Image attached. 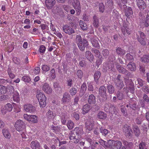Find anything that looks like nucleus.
Returning <instances> with one entry per match:
<instances>
[{
    "label": "nucleus",
    "mask_w": 149,
    "mask_h": 149,
    "mask_svg": "<svg viewBox=\"0 0 149 149\" xmlns=\"http://www.w3.org/2000/svg\"><path fill=\"white\" fill-rule=\"evenodd\" d=\"M82 130L81 128L76 127L70 134L69 139L71 141L74 143L77 144L79 141L81 135Z\"/></svg>",
    "instance_id": "obj_1"
},
{
    "label": "nucleus",
    "mask_w": 149,
    "mask_h": 149,
    "mask_svg": "<svg viewBox=\"0 0 149 149\" xmlns=\"http://www.w3.org/2000/svg\"><path fill=\"white\" fill-rule=\"evenodd\" d=\"M37 97L40 107H45L46 104V98L44 94L41 92L38 93Z\"/></svg>",
    "instance_id": "obj_2"
},
{
    "label": "nucleus",
    "mask_w": 149,
    "mask_h": 149,
    "mask_svg": "<svg viewBox=\"0 0 149 149\" xmlns=\"http://www.w3.org/2000/svg\"><path fill=\"white\" fill-rule=\"evenodd\" d=\"M16 130L19 132L26 131L25 123L21 120H17L14 124Z\"/></svg>",
    "instance_id": "obj_3"
},
{
    "label": "nucleus",
    "mask_w": 149,
    "mask_h": 149,
    "mask_svg": "<svg viewBox=\"0 0 149 149\" xmlns=\"http://www.w3.org/2000/svg\"><path fill=\"white\" fill-rule=\"evenodd\" d=\"M15 104L13 102H12L11 104L8 103L6 104L4 107L1 110L3 114H5L8 112H10L12 111Z\"/></svg>",
    "instance_id": "obj_4"
},
{
    "label": "nucleus",
    "mask_w": 149,
    "mask_h": 149,
    "mask_svg": "<svg viewBox=\"0 0 149 149\" xmlns=\"http://www.w3.org/2000/svg\"><path fill=\"white\" fill-rule=\"evenodd\" d=\"M24 117L26 120L30 123H37L38 122V117L36 115H30L24 114Z\"/></svg>",
    "instance_id": "obj_5"
},
{
    "label": "nucleus",
    "mask_w": 149,
    "mask_h": 149,
    "mask_svg": "<svg viewBox=\"0 0 149 149\" xmlns=\"http://www.w3.org/2000/svg\"><path fill=\"white\" fill-rule=\"evenodd\" d=\"M138 33L139 34L140 36H138L137 38L138 41L141 45H145L146 44L145 35L144 33L141 31H139Z\"/></svg>",
    "instance_id": "obj_6"
},
{
    "label": "nucleus",
    "mask_w": 149,
    "mask_h": 149,
    "mask_svg": "<svg viewBox=\"0 0 149 149\" xmlns=\"http://www.w3.org/2000/svg\"><path fill=\"white\" fill-rule=\"evenodd\" d=\"M73 6L75 9L76 14L77 15H79L81 13V7L79 2L78 0H73Z\"/></svg>",
    "instance_id": "obj_7"
},
{
    "label": "nucleus",
    "mask_w": 149,
    "mask_h": 149,
    "mask_svg": "<svg viewBox=\"0 0 149 149\" xmlns=\"http://www.w3.org/2000/svg\"><path fill=\"white\" fill-rule=\"evenodd\" d=\"M63 29L65 33L69 35H71L75 32L74 30L67 24L64 25L63 27Z\"/></svg>",
    "instance_id": "obj_8"
},
{
    "label": "nucleus",
    "mask_w": 149,
    "mask_h": 149,
    "mask_svg": "<svg viewBox=\"0 0 149 149\" xmlns=\"http://www.w3.org/2000/svg\"><path fill=\"white\" fill-rule=\"evenodd\" d=\"M94 125V121L93 119L87 120L85 123V127L87 130H92Z\"/></svg>",
    "instance_id": "obj_9"
},
{
    "label": "nucleus",
    "mask_w": 149,
    "mask_h": 149,
    "mask_svg": "<svg viewBox=\"0 0 149 149\" xmlns=\"http://www.w3.org/2000/svg\"><path fill=\"white\" fill-rule=\"evenodd\" d=\"M42 90L46 93L50 94L52 91V88L49 86L48 84L45 83L42 84Z\"/></svg>",
    "instance_id": "obj_10"
},
{
    "label": "nucleus",
    "mask_w": 149,
    "mask_h": 149,
    "mask_svg": "<svg viewBox=\"0 0 149 149\" xmlns=\"http://www.w3.org/2000/svg\"><path fill=\"white\" fill-rule=\"evenodd\" d=\"M107 89L104 86H101L99 89V94L102 97L107 99V96L106 93Z\"/></svg>",
    "instance_id": "obj_11"
},
{
    "label": "nucleus",
    "mask_w": 149,
    "mask_h": 149,
    "mask_svg": "<svg viewBox=\"0 0 149 149\" xmlns=\"http://www.w3.org/2000/svg\"><path fill=\"white\" fill-rule=\"evenodd\" d=\"M121 31L124 35L126 34V33L128 35H130L131 33V31L128 27V25L126 23H124L123 26L121 28Z\"/></svg>",
    "instance_id": "obj_12"
},
{
    "label": "nucleus",
    "mask_w": 149,
    "mask_h": 149,
    "mask_svg": "<svg viewBox=\"0 0 149 149\" xmlns=\"http://www.w3.org/2000/svg\"><path fill=\"white\" fill-rule=\"evenodd\" d=\"M24 109L25 111L30 113L33 112L36 110L35 107L30 104H26L24 106Z\"/></svg>",
    "instance_id": "obj_13"
},
{
    "label": "nucleus",
    "mask_w": 149,
    "mask_h": 149,
    "mask_svg": "<svg viewBox=\"0 0 149 149\" xmlns=\"http://www.w3.org/2000/svg\"><path fill=\"white\" fill-rule=\"evenodd\" d=\"M116 68L119 72L126 74L127 76H129L130 74L127 70L124 68L121 65L117 63L116 64Z\"/></svg>",
    "instance_id": "obj_14"
},
{
    "label": "nucleus",
    "mask_w": 149,
    "mask_h": 149,
    "mask_svg": "<svg viewBox=\"0 0 149 149\" xmlns=\"http://www.w3.org/2000/svg\"><path fill=\"white\" fill-rule=\"evenodd\" d=\"M123 130L126 136H130L131 135L132 130L130 126L127 124L125 125L123 128Z\"/></svg>",
    "instance_id": "obj_15"
},
{
    "label": "nucleus",
    "mask_w": 149,
    "mask_h": 149,
    "mask_svg": "<svg viewBox=\"0 0 149 149\" xmlns=\"http://www.w3.org/2000/svg\"><path fill=\"white\" fill-rule=\"evenodd\" d=\"M136 5L141 10H143L146 7V5L143 0H136Z\"/></svg>",
    "instance_id": "obj_16"
},
{
    "label": "nucleus",
    "mask_w": 149,
    "mask_h": 149,
    "mask_svg": "<svg viewBox=\"0 0 149 149\" xmlns=\"http://www.w3.org/2000/svg\"><path fill=\"white\" fill-rule=\"evenodd\" d=\"M46 7L48 9H51L56 3L55 0H46L45 2Z\"/></svg>",
    "instance_id": "obj_17"
},
{
    "label": "nucleus",
    "mask_w": 149,
    "mask_h": 149,
    "mask_svg": "<svg viewBox=\"0 0 149 149\" xmlns=\"http://www.w3.org/2000/svg\"><path fill=\"white\" fill-rule=\"evenodd\" d=\"M70 95L68 92H65L63 95L61 100L62 103H65L67 102H69L70 100Z\"/></svg>",
    "instance_id": "obj_18"
},
{
    "label": "nucleus",
    "mask_w": 149,
    "mask_h": 149,
    "mask_svg": "<svg viewBox=\"0 0 149 149\" xmlns=\"http://www.w3.org/2000/svg\"><path fill=\"white\" fill-rule=\"evenodd\" d=\"M128 69L132 72H134L136 70V66L135 63L132 62H129L127 65Z\"/></svg>",
    "instance_id": "obj_19"
},
{
    "label": "nucleus",
    "mask_w": 149,
    "mask_h": 149,
    "mask_svg": "<svg viewBox=\"0 0 149 149\" xmlns=\"http://www.w3.org/2000/svg\"><path fill=\"white\" fill-rule=\"evenodd\" d=\"M88 102L90 104H95L96 102L95 96L92 94L90 95L88 99Z\"/></svg>",
    "instance_id": "obj_20"
},
{
    "label": "nucleus",
    "mask_w": 149,
    "mask_h": 149,
    "mask_svg": "<svg viewBox=\"0 0 149 149\" xmlns=\"http://www.w3.org/2000/svg\"><path fill=\"white\" fill-rule=\"evenodd\" d=\"M78 45L79 48L81 51H84L85 49V47L87 46L88 45V42L86 40L83 41V42L79 43Z\"/></svg>",
    "instance_id": "obj_21"
},
{
    "label": "nucleus",
    "mask_w": 149,
    "mask_h": 149,
    "mask_svg": "<svg viewBox=\"0 0 149 149\" xmlns=\"http://www.w3.org/2000/svg\"><path fill=\"white\" fill-rule=\"evenodd\" d=\"M2 133L5 138L8 139H10L11 137V135L8 130L3 129L2 130Z\"/></svg>",
    "instance_id": "obj_22"
},
{
    "label": "nucleus",
    "mask_w": 149,
    "mask_h": 149,
    "mask_svg": "<svg viewBox=\"0 0 149 149\" xmlns=\"http://www.w3.org/2000/svg\"><path fill=\"white\" fill-rule=\"evenodd\" d=\"M31 146L32 149H40V143L37 141H32Z\"/></svg>",
    "instance_id": "obj_23"
},
{
    "label": "nucleus",
    "mask_w": 149,
    "mask_h": 149,
    "mask_svg": "<svg viewBox=\"0 0 149 149\" xmlns=\"http://www.w3.org/2000/svg\"><path fill=\"white\" fill-rule=\"evenodd\" d=\"M116 52L117 54L120 56L124 55L125 53V51L119 47L116 48Z\"/></svg>",
    "instance_id": "obj_24"
},
{
    "label": "nucleus",
    "mask_w": 149,
    "mask_h": 149,
    "mask_svg": "<svg viewBox=\"0 0 149 149\" xmlns=\"http://www.w3.org/2000/svg\"><path fill=\"white\" fill-rule=\"evenodd\" d=\"M114 145L112 146L113 149H120L122 146L121 142L118 141H114Z\"/></svg>",
    "instance_id": "obj_25"
},
{
    "label": "nucleus",
    "mask_w": 149,
    "mask_h": 149,
    "mask_svg": "<svg viewBox=\"0 0 149 149\" xmlns=\"http://www.w3.org/2000/svg\"><path fill=\"white\" fill-rule=\"evenodd\" d=\"M13 99L14 101L18 103L20 100L19 93L17 92H15L13 96Z\"/></svg>",
    "instance_id": "obj_26"
},
{
    "label": "nucleus",
    "mask_w": 149,
    "mask_h": 149,
    "mask_svg": "<svg viewBox=\"0 0 149 149\" xmlns=\"http://www.w3.org/2000/svg\"><path fill=\"white\" fill-rule=\"evenodd\" d=\"M85 56L86 58L91 62H92L93 61L94 58L93 55L89 51H86Z\"/></svg>",
    "instance_id": "obj_27"
},
{
    "label": "nucleus",
    "mask_w": 149,
    "mask_h": 149,
    "mask_svg": "<svg viewBox=\"0 0 149 149\" xmlns=\"http://www.w3.org/2000/svg\"><path fill=\"white\" fill-rule=\"evenodd\" d=\"M140 60L141 61L144 63H148L149 62V55L148 54L143 55L141 58Z\"/></svg>",
    "instance_id": "obj_28"
},
{
    "label": "nucleus",
    "mask_w": 149,
    "mask_h": 149,
    "mask_svg": "<svg viewBox=\"0 0 149 149\" xmlns=\"http://www.w3.org/2000/svg\"><path fill=\"white\" fill-rule=\"evenodd\" d=\"M46 116L49 119H53L56 116V114L52 111L49 110L46 113Z\"/></svg>",
    "instance_id": "obj_29"
},
{
    "label": "nucleus",
    "mask_w": 149,
    "mask_h": 149,
    "mask_svg": "<svg viewBox=\"0 0 149 149\" xmlns=\"http://www.w3.org/2000/svg\"><path fill=\"white\" fill-rule=\"evenodd\" d=\"M97 116L98 118L104 120L106 118L107 115L104 112L100 111L98 113Z\"/></svg>",
    "instance_id": "obj_30"
},
{
    "label": "nucleus",
    "mask_w": 149,
    "mask_h": 149,
    "mask_svg": "<svg viewBox=\"0 0 149 149\" xmlns=\"http://www.w3.org/2000/svg\"><path fill=\"white\" fill-rule=\"evenodd\" d=\"M90 109V106L88 104H86L83 106L82 108V113L85 114L87 113Z\"/></svg>",
    "instance_id": "obj_31"
},
{
    "label": "nucleus",
    "mask_w": 149,
    "mask_h": 149,
    "mask_svg": "<svg viewBox=\"0 0 149 149\" xmlns=\"http://www.w3.org/2000/svg\"><path fill=\"white\" fill-rule=\"evenodd\" d=\"M133 129L134 135L136 136H138L140 133V130L138 127L137 126H135L134 127Z\"/></svg>",
    "instance_id": "obj_32"
},
{
    "label": "nucleus",
    "mask_w": 149,
    "mask_h": 149,
    "mask_svg": "<svg viewBox=\"0 0 149 149\" xmlns=\"http://www.w3.org/2000/svg\"><path fill=\"white\" fill-rule=\"evenodd\" d=\"M91 43L93 46L96 48L100 47L99 44L98 42L97 41L95 38H93L91 40Z\"/></svg>",
    "instance_id": "obj_33"
},
{
    "label": "nucleus",
    "mask_w": 149,
    "mask_h": 149,
    "mask_svg": "<svg viewBox=\"0 0 149 149\" xmlns=\"http://www.w3.org/2000/svg\"><path fill=\"white\" fill-rule=\"evenodd\" d=\"M115 84L118 89H122L124 86L122 80L117 81Z\"/></svg>",
    "instance_id": "obj_34"
},
{
    "label": "nucleus",
    "mask_w": 149,
    "mask_h": 149,
    "mask_svg": "<svg viewBox=\"0 0 149 149\" xmlns=\"http://www.w3.org/2000/svg\"><path fill=\"white\" fill-rule=\"evenodd\" d=\"M101 75V73L99 71H96L94 74V78L96 82H97Z\"/></svg>",
    "instance_id": "obj_35"
},
{
    "label": "nucleus",
    "mask_w": 149,
    "mask_h": 149,
    "mask_svg": "<svg viewBox=\"0 0 149 149\" xmlns=\"http://www.w3.org/2000/svg\"><path fill=\"white\" fill-rule=\"evenodd\" d=\"M93 25L95 27H98L99 26V21L98 18L96 15H94L93 17Z\"/></svg>",
    "instance_id": "obj_36"
},
{
    "label": "nucleus",
    "mask_w": 149,
    "mask_h": 149,
    "mask_svg": "<svg viewBox=\"0 0 149 149\" xmlns=\"http://www.w3.org/2000/svg\"><path fill=\"white\" fill-rule=\"evenodd\" d=\"M7 92V88L5 86L0 85V95L4 94Z\"/></svg>",
    "instance_id": "obj_37"
},
{
    "label": "nucleus",
    "mask_w": 149,
    "mask_h": 149,
    "mask_svg": "<svg viewBox=\"0 0 149 149\" xmlns=\"http://www.w3.org/2000/svg\"><path fill=\"white\" fill-rule=\"evenodd\" d=\"M7 72L9 77L10 79H13L15 77V75L13 73L12 71L10 68H8Z\"/></svg>",
    "instance_id": "obj_38"
},
{
    "label": "nucleus",
    "mask_w": 149,
    "mask_h": 149,
    "mask_svg": "<svg viewBox=\"0 0 149 149\" xmlns=\"http://www.w3.org/2000/svg\"><path fill=\"white\" fill-rule=\"evenodd\" d=\"M79 24L81 29L83 30H86L87 29L86 24L82 21H79Z\"/></svg>",
    "instance_id": "obj_39"
},
{
    "label": "nucleus",
    "mask_w": 149,
    "mask_h": 149,
    "mask_svg": "<svg viewBox=\"0 0 149 149\" xmlns=\"http://www.w3.org/2000/svg\"><path fill=\"white\" fill-rule=\"evenodd\" d=\"M133 14V12L132 8L130 7H129L128 8L127 11H126L125 14L126 16L128 17L132 15Z\"/></svg>",
    "instance_id": "obj_40"
},
{
    "label": "nucleus",
    "mask_w": 149,
    "mask_h": 149,
    "mask_svg": "<svg viewBox=\"0 0 149 149\" xmlns=\"http://www.w3.org/2000/svg\"><path fill=\"white\" fill-rule=\"evenodd\" d=\"M51 129L53 130V132L56 133H57L60 131V127L58 126H55L52 125L51 127Z\"/></svg>",
    "instance_id": "obj_41"
},
{
    "label": "nucleus",
    "mask_w": 149,
    "mask_h": 149,
    "mask_svg": "<svg viewBox=\"0 0 149 149\" xmlns=\"http://www.w3.org/2000/svg\"><path fill=\"white\" fill-rule=\"evenodd\" d=\"M67 126L69 130H72L74 127V124L71 120H70L68 122Z\"/></svg>",
    "instance_id": "obj_42"
},
{
    "label": "nucleus",
    "mask_w": 149,
    "mask_h": 149,
    "mask_svg": "<svg viewBox=\"0 0 149 149\" xmlns=\"http://www.w3.org/2000/svg\"><path fill=\"white\" fill-rule=\"evenodd\" d=\"M107 89L108 92L110 94L113 93L115 91V88L113 86L110 85L107 86Z\"/></svg>",
    "instance_id": "obj_43"
},
{
    "label": "nucleus",
    "mask_w": 149,
    "mask_h": 149,
    "mask_svg": "<svg viewBox=\"0 0 149 149\" xmlns=\"http://www.w3.org/2000/svg\"><path fill=\"white\" fill-rule=\"evenodd\" d=\"M72 82L73 80L70 77L68 78L66 81L67 86H69V87H71L72 86Z\"/></svg>",
    "instance_id": "obj_44"
},
{
    "label": "nucleus",
    "mask_w": 149,
    "mask_h": 149,
    "mask_svg": "<svg viewBox=\"0 0 149 149\" xmlns=\"http://www.w3.org/2000/svg\"><path fill=\"white\" fill-rule=\"evenodd\" d=\"M79 100V98L78 96H76L75 97L74 100L73 106H75L77 107V108L79 107V104L78 103Z\"/></svg>",
    "instance_id": "obj_45"
},
{
    "label": "nucleus",
    "mask_w": 149,
    "mask_h": 149,
    "mask_svg": "<svg viewBox=\"0 0 149 149\" xmlns=\"http://www.w3.org/2000/svg\"><path fill=\"white\" fill-rule=\"evenodd\" d=\"M142 89V91L146 94L149 93V87L148 85H146L143 86Z\"/></svg>",
    "instance_id": "obj_46"
},
{
    "label": "nucleus",
    "mask_w": 149,
    "mask_h": 149,
    "mask_svg": "<svg viewBox=\"0 0 149 149\" xmlns=\"http://www.w3.org/2000/svg\"><path fill=\"white\" fill-rule=\"evenodd\" d=\"M116 111V107L114 106L111 105L109 110V112L111 114H114Z\"/></svg>",
    "instance_id": "obj_47"
},
{
    "label": "nucleus",
    "mask_w": 149,
    "mask_h": 149,
    "mask_svg": "<svg viewBox=\"0 0 149 149\" xmlns=\"http://www.w3.org/2000/svg\"><path fill=\"white\" fill-rule=\"evenodd\" d=\"M77 89L73 87L71 88L70 90V93L72 96L74 95L77 93Z\"/></svg>",
    "instance_id": "obj_48"
},
{
    "label": "nucleus",
    "mask_w": 149,
    "mask_h": 149,
    "mask_svg": "<svg viewBox=\"0 0 149 149\" xmlns=\"http://www.w3.org/2000/svg\"><path fill=\"white\" fill-rule=\"evenodd\" d=\"M114 66V62L111 61H109L107 63V67L109 69L112 70Z\"/></svg>",
    "instance_id": "obj_49"
},
{
    "label": "nucleus",
    "mask_w": 149,
    "mask_h": 149,
    "mask_svg": "<svg viewBox=\"0 0 149 149\" xmlns=\"http://www.w3.org/2000/svg\"><path fill=\"white\" fill-rule=\"evenodd\" d=\"M139 149H147L146 144L145 142H141L139 144Z\"/></svg>",
    "instance_id": "obj_50"
},
{
    "label": "nucleus",
    "mask_w": 149,
    "mask_h": 149,
    "mask_svg": "<svg viewBox=\"0 0 149 149\" xmlns=\"http://www.w3.org/2000/svg\"><path fill=\"white\" fill-rule=\"evenodd\" d=\"M99 10L100 12L103 13L104 11V6L102 3H100L99 4Z\"/></svg>",
    "instance_id": "obj_51"
},
{
    "label": "nucleus",
    "mask_w": 149,
    "mask_h": 149,
    "mask_svg": "<svg viewBox=\"0 0 149 149\" xmlns=\"http://www.w3.org/2000/svg\"><path fill=\"white\" fill-rule=\"evenodd\" d=\"M77 75L78 78L81 79L83 76V73L81 70H78L77 72Z\"/></svg>",
    "instance_id": "obj_52"
},
{
    "label": "nucleus",
    "mask_w": 149,
    "mask_h": 149,
    "mask_svg": "<svg viewBox=\"0 0 149 149\" xmlns=\"http://www.w3.org/2000/svg\"><path fill=\"white\" fill-rule=\"evenodd\" d=\"M46 50V47L43 45H41L39 49V52L43 54Z\"/></svg>",
    "instance_id": "obj_53"
},
{
    "label": "nucleus",
    "mask_w": 149,
    "mask_h": 149,
    "mask_svg": "<svg viewBox=\"0 0 149 149\" xmlns=\"http://www.w3.org/2000/svg\"><path fill=\"white\" fill-rule=\"evenodd\" d=\"M50 77L52 79H54L56 77L55 71L54 69H52L50 72Z\"/></svg>",
    "instance_id": "obj_54"
},
{
    "label": "nucleus",
    "mask_w": 149,
    "mask_h": 149,
    "mask_svg": "<svg viewBox=\"0 0 149 149\" xmlns=\"http://www.w3.org/2000/svg\"><path fill=\"white\" fill-rule=\"evenodd\" d=\"M99 143L103 147L105 148H107V142L104 141L102 140H100L99 141Z\"/></svg>",
    "instance_id": "obj_55"
},
{
    "label": "nucleus",
    "mask_w": 149,
    "mask_h": 149,
    "mask_svg": "<svg viewBox=\"0 0 149 149\" xmlns=\"http://www.w3.org/2000/svg\"><path fill=\"white\" fill-rule=\"evenodd\" d=\"M92 52L94 53L95 54V56L99 57L100 55V53L99 50L94 48L92 49Z\"/></svg>",
    "instance_id": "obj_56"
},
{
    "label": "nucleus",
    "mask_w": 149,
    "mask_h": 149,
    "mask_svg": "<svg viewBox=\"0 0 149 149\" xmlns=\"http://www.w3.org/2000/svg\"><path fill=\"white\" fill-rule=\"evenodd\" d=\"M109 51L107 49H104L102 51V54L104 56L107 57L109 54Z\"/></svg>",
    "instance_id": "obj_57"
},
{
    "label": "nucleus",
    "mask_w": 149,
    "mask_h": 149,
    "mask_svg": "<svg viewBox=\"0 0 149 149\" xmlns=\"http://www.w3.org/2000/svg\"><path fill=\"white\" fill-rule=\"evenodd\" d=\"M22 80L25 82H29L31 80L30 78L27 76H24L22 78Z\"/></svg>",
    "instance_id": "obj_58"
},
{
    "label": "nucleus",
    "mask_w": 149,
    "mask_h": 149,
    "mask_svg": "<svg viewBox=\"0 0 149 149\" xmlns=\"http://www.w3.org/2000/svg\"><path fill=\"white\" fill-rule=\"evenodd\" d=\"M124 97L123 94L120 92H118L117 94V97L120 100H122Z\"/></svg>",
    "instance_id": "obj_59"
},
{
    "label": "nucleus",
    "mask_w": 149,
    "mask_h": 149,
    "mask_svg": "<svg viewBox=\"0 0 149 149\" xmlns=\"http://www.w3.org/2000/svg\"><path fill=\"white\" fill-rule=\"evenodd\" d=\"M114 141L111 140H109L107 143L108 145L107 146V148L109 147L112 149V146L114 145Z\"/></svg>",
    "instance_id": "obj_60"
},
{
    "label": "nucleus",
    "mask_w": 149,
    "mask_h": 149,
    "mask_svg": "<svg viewBox=\"0 0 149 149\" xmlns=\"http://www.w3.org/2000/svg\"><path fill=\"white\" fill-rule=\"evenodd\" d=\"M121 111L124 116H127V113L126 111V109L125 107L123 106L121 107Z\"/></svg>",
    "instance_id": "obj_61"
},
{
    "label": "nucleus",
    "mask_w": 149,
    "mask_h": 149,
    "mask_svg": "<svg viewBox=\"0 0 149 149\" xmlns=\"http://www.w3.org/2000/svg\"><path fill=\"white\" fill-rule=\"evenodd\" d=\"M126 57L127 59L130 61H132L133 60V56L130 53L127 54Z\"/></svg>",
    "instance_id": "obj_62"
},
{
    "label": "nucleus",
    "mask_w": 149,
    "mask_h": 149,
    "mask_svg": "<svg viewBox=\"0 0 149 149\" xmlns=\"http://www.w3.org/2000/svg\"><path fill=\"white\" fill-rule=\"evenodd\" d=\"M40 71V69L39 67H35L33 70L34 73L36 74H37L39 73Z\"/></svg>",
    "instance_id": "obj_63"
},
{
    "label": "nucleus",
    "mask_w": 149,
    "mask_h": 149,
    "mask_svg": "<svg viewBox=\"0 0 149 149\" xmlns=\"http://www.w3.org/2000/svg\"><path fill=\"white\" fill-rule=\"evenodd\" d=\"M101 132L104 135H107L109 133V131L106 129L101 128L100 129Z\"/></svg>",
    "instance_id": "obj_64"
}]
</instances>
